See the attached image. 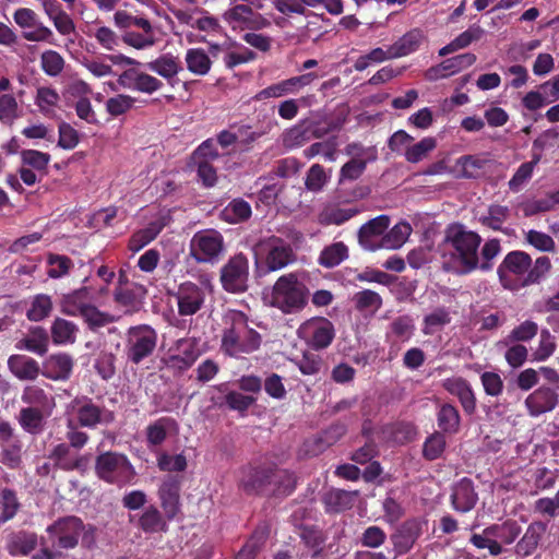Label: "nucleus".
Segmentation results:
<instances>
[{
	"label": "nucleus",
	"instance_id": "1",
	"mask_svg": "<svg viewBox=\"0 0 559 559\" xmlns=\"http://www.w3.org/2000/svg\"><path fill=\"white\" fill-rule=\"evenodd\" d=\"M481 236L454 222L444 228L443 239L439 243L442 269L456 275H467L478 270V250Z\"/></svg>",
	"mask_w": 559,
	"mask_h": 559
},
{
	"label": "nucleus",
	"instance_id": "2",
	"mask_svg": "<svg viewBox=\"0 0 559 559\" xmlns=\"http://www.w3.org/2000/svg\"><path fill=\"white\" fill-rule=\"evenodd\" d=\"M551 262L546 255L534 262L531 255L521 250L510 251L497 267V275L503 288L519 290L538 284L550 271Z\"/></svg>",
	"mask_w": 559,
	"mask_h": 559
},
{
	"label": "nucleus",
	"instance_id": "3",
	"mask_svg": "<svg viewBox=\"0 0 559 559\" xmlns=\"http://www.w3.org/2000/svg\"><path fill=\"white\" fill-rule=\"evenodd\" d=\"M221 350L229 357L251 354L261 346L262 337L249 326L248 317L239 310H230L224 318Z\"/></svg>",
	"mask_w": 559,
	"mask_h": 559
},
{
	"label": "nucleus",
	"instance_id": "4",
	"mask_svg": "<svg viewBox=\"0 0 559 559\" xmlns=\"http://www.w3.org/2000/svg\"><path fill=\"white\" fill-rule=\"evenodd\" d=\"M308 288L295 273L277 278L273 285L270 305L285 314L301 311L308 302Z\"/></svg>",
	"mask_w": 559,
	"mask_h": 559
},
{
	"label": "nucleus",
	"instance_id": "5",
	"mask_svg": "<svg viewBox=\"0 0 559 559\" xmlns=\"http://www.w3.org/2000/svg\"><path fill=\"white\" fill-rule=\"evenodd\" d=\"M95 474L103 481L123 487L132 484L136 472L123 453L106 451L95 459Z\"/></svg>",
	"mask_w": 559,
	"mask_h": 559
},
{
	"label": "nucleus",
	"instance_id": "6",
	"mask_svg": "<svg viewBox=\"0 0 559 559\" xmlns=\"http://www.w3.org/2000/svg\"><path fill=\"white\" fill-rule=\"evenodd\" d=\"M71 407L76 415L78 425L83 428L95 429L98 426H109L116 419L112 411L86 395L75 396Z\"/></svg>",
	"mask_w": 559,
	"mask_h": 559
},
{
	"label": "nucleus",
	"instance_id": "7",
	"mask_svg": "<svg viewBox=\"0 0 559 559\" xmlns=\"http://www.w3.org/2000/svg\"><path fill=\"white\" fill-rule=\"evenodd\" d=\"M224 250V237L215 229L199 230L190 241V254L199 263H216Z\"/></svg>",
	"mask_w": 559,
	"mask_h": 559
},
{
	"label": "nucleus",
	"instance_id": "8",
	"mask_svg": "<svg viewBox=\"0 0 559 559\" xmlns=\"http://www.w3.org/2000/svg\"><path fill=\"white\" fill-rule=\"evenodd\" d=\"M156 344L157 332L152 326L147 324L131 326L127 334V358L139 365L154 353Z\"/></svg>",
	"mask_w": 559,
	"mask_h": 559
},
{
	"label": "nucleus",
	"instance_id": "9",
	"mask_svg": "<svg viewBox=\"0 0 559 559\" xmlns=\"http://www.w3.org/2000/svg\"><path fill=\"white\" fill-rule=\"evenodd\" d=\"M297 335L311 349L323 350L332 344L335 328L328 318L313 317L299 325Z\"/></svg>",
	"mask_w": 559,
	"mask_h": 559
},
{
	"label": "nucleus",
	"instance_id": "10",
	"mask_svg": "<svg viewBox=\"0 0 559 559\" xmlns=\"http://www.w3.org/2000/svg\"><path fill=\"white\" fill-rule=\"evenodd\" d=\"M249 260L242 252L228 259L219 271L223 289L230 294H241L248 289Z\"/></svg>",
	"mask_w": 559,
	"mask_h": 559
},
{
	"label": "nucleus",
	"instance_id": "11",
	"mask_svg": "<svg viewBox=\"0 0 559 559\" xmlns=\"http://www.w3.org/2000/svg\"><path fill=\"white\" fill-rule=\"evenodd\" d=\"M85 526L83 521L74 515L58 519L47 527L51 546L58 549H73L78 546Z\"/></svg>",
	"mask_w": 559,
	"mask_h": 559
},
{
	"label": "nucleus",
	"instance_id": "12",
	"mask_svg": "<svg viewBox=\"0 0 559 559\" xmlns=\"http://www.w3.org/2000/svg\"><path fill=\"white\" fill-rule=\"evenodd\" d=\"M15 24L22 29L33 28V31L23 32L22 36L28 41H46L56 45L52 31L45 26L37 13L28 8H19L13 13Z\"/></svg>",
	"mask_w": 559,
	"mask_h": 559
},
{
	"label": "nucleus",
	"instance_id": "13",
	"mask_svg": "<svg viewBox=\"0 0 559 559\" xmlns=\"http://www.w3.org/2000/svg\"><path fill=\"white\" fill-rule=\"evenodd\" d=\"M223 19L233 29L260 31L270 26V21L248 4H236L226 10Z\"/></svg>",
	"mask_w": 559,
	"mask_h": 559
},
{
	"label": "nucleus",
	"instance_id": "14",
	"mask_svg": "<svg viewBox=\"0 0 559 559\" xmlns=\"http://www.w3.org/2000/svg\"><path fill=\"white\" fill-rule=\"evenodd\" d=\"M272 466V464H259L242 467L239 480L240 488L247 495L266 497Z\"/></svg>",
	"mask_w": 559,
	"mask_h": 559
},
{
	"label": "nucleus",
	"instance_id": "15",
	"mask_svg": "<svg viewBox=\"0 0 559 559\" xmlns=\"http://www.w3.org/2000/svg\"><path fill=\"white\" fill-rule=\"evenodd\" d=\"M318 78L319 75L314 72L292 76L259 91L253 98L255 100H264L267 98H280L285 95L297 94Z\"/></svg>",
	"mask_w": 559,
	"mask_h": 559
},
{
	"label": "nucleus",
	"instance_id": "16",
	"mask_svg": "<svg viewBox=\"0 0 559 559\" xmlns=\"http://www.w3.org/2000/svg\"><path fill=\"white\" fill-rule=\"evenodd\" d=\"M178 313L182 317L193 316L201 310L205 301V293L198 284L186 281L175 293Z\"/></svg>",
	"mask_w": 559,
	"mask_h": 559
},
{
	"label": "nucleus",
	"instance_id": "17",
	"mask_svg": "<svg viewBox=\"0 0 559 559\" xmlns=\"http://www.w3.org/2000/svg\"><path fill=\"white\" fill-rule=\"evenodd\" d=\"M390 223V217L384 214L365 223L358 230L359 245L368 251L384 249L382 242Z\"/></svg>",
	"mask_w": 559,
	"mask_h": 559
},
{
	"label": "nucleus",
	"instance_id": "18",
	"mask_svg": "<svg viewBox=\"0 0 559 559\" xmlns=\"http://www.w3.org/2000/svg\"><path fill=\"white\" fill-rule=\"evenodd\" d=\"M180 486L179 476L167 475L158 488L157 495L167 521H173L180 513Z\"/></svg>",
	"mask_w": 559,
	"mask_h": 559
},
{
	"label": "nucleus",
	"instance_id": "19",
	"mask_svg": "<svg viewBox=\"0 0 559 559\" xmlns=\"http://www.w3.org/2000/svg\"><path fill=\"white\" fill-rule=\"evenodd\" d=\"M426 524L420 519H408L401 524L394 534L391 535V543L395 552V558L407 554L416 540L423 534V526Z\"/></svg>",
	"mask_w": 559,
	"mask_h": 559
},
{
	"label": "nucleus",
	"instance_id": "20",
	"mask_svg": "<svg viewBox=\"0 0 559 559\" xmlns=\"http://www.w3.org/2000/svg\"><path fill=\"white\" fill-rule=\"evenodd\" d=\"M170 222L171 216L168 212H159L157 217L150 222L145 228L139 229L131 235L128 241V249L132 252L140 251L155 240Z\"/></svg>",
	"mask_w": 559,
	"mask_h": 559
},
{
	"label": "nucleus",
	"instance_id": "21",
	"mask_svg": "<svg viewBox=\"0 0 559 559\" xmlns=\"http://www.w3.org/2000/svg\"><path fill=\"white\" fill-rule=\"evenodd\" d=\"M294 260L295 254L290 245L286 243L281 238L273 237L270 239L269 250L265 255L264 273L282 270Z\"/></svg>",
	"mask_w": 559,
	"mask_h": 559
},
{
	"label": "nucleus",
	"instance_id": "22",
	"mask_svg": "<svg viewBox=\"0 0 559 559\" xmlns=\"http://www.w3.org/2000/svg\"><path fill=\"white\" fill-rule=\"evenodd\" d=\"M557 404L558 394L548 386H539L525 399V407L532 417L551 412Z\"/></svg>",
	"mask_w": 559,
	"mask_h": 559
},
{
	"label": "nucleus",
	"instance_id": "23",
	"mask_svg": "<svg viewBox=\"0 0 559 559\" xmlns=\"http://www.w3.org/2000/svg\"><path fill=\"white\" fill-rule=\"evenodd\" d=\"M451 504L453 509L461 513H467L474 509L478 500L474 483L467 477L460 479L452 488Z\"/></svg>",
	"mask_w": 559,
	"mask_h": 559
},
{
	"label": "nucleus",
	"instance_id": "24",
	"mask_svg": "<svg viewBox=\"0 0 559 559\" xmlns=\"http://www.w3.org/2000/svg\"><path fill=\"white\" fill-rule=\"evenodd\" d=\"M73 366L74 361L71 355L53 354L44 361L41 374L53 381H66L71 377Z\"/></svg>",
	"mask_w": 559,
	"mask_h": 559
},
{
	"label": "nucleus",
	"instance_id": "25",
	"mask_svg": "<svg viewBox=\"0 0 559 559\" xmlns=\"http://www.w3.org/2000/svg\"><path fill=\"white\" fill-rule=\"evenodd\" d=\"M296 486L297 476L294 472L273 465L266 497H288L295 491Z\"/></svg>",
	"mask_w": 559,
	"mask_h": 559
},
{
	"label": "nucleus",
	"instance_id": "26",
	"mask_svg": "<svg viewBox=\"0 0 559 559\" xmlns=\"http://www.w3.org/2000/svg\"><path fill=\"white\" fill-rule=\"evenodd\" d=\"M56 469L64 472L78 471L83 466V456L74 453L66 442L56 444L48 454Z\"/></svg>",
	"mask_w": 559,
	"mask_h": 559
},
{
	"label": "nucleus",
	"instance_id": "27",
	"mask_svg": "<svg viewBox=\"0 0 559 559\" xmlns=\"http://www.w3.org/2000/svg\"><path fill=\"white\" fill-rule=\"evenodd\" d=\"M8 368L15 378L22 381H34L43 371L37 360L21 354L11 355L8 358Z\"/></svg>",
	"mask_w": 559,
	"mask_h": 559
},
{
	"label": "nucleus",
	"instance_id": "28",
	"mask_svg": "<svg viewBox=\"0 0 559 559\" xmlns=\"http://www.w3.org/2000/svg\"><path fill=\"white\" fill-rule=\"evenodd\" d=\"M357 496L358 491L331 488L323 495L322 502L328 513H341L354 506Z\"/></svg>",
	"mask_w": 559,
	"mask_h": 559
},
{
	"label": "nucleus",
	"instance_id": "29",
	"mask_svg": "<svg viewBox=\"0 0 559 559\" xmlns=\"http://www.w3.org/2000/svg\"><path fill=\"white\" fill-rule=\"evenodd\" d=\"M177 427V421L171 417H160L151 423L145 429L147 448L160 447L166 441L169 431L176 430Z\"/></svg>",
	"mask_w": 559,
	"mask_h": 559
},
{
	"label": "nucleus",
	"instance_id": "30",
	"mask_svg": "<svg viewBox=\"0 0 559 559\" xmlns=\"http://www.w3.org/2000/svg\"><path fill=\"white\" fill-rule=\"evenodd\" d=\"M91 305L90 290L87 287H82L64 295L60 302V309L67 316L80 317Z\"/></svg>",
	"mask_w": 559,
	"mask_h": 559
},
{
	"label": "nucleus",
	"instance_id": "31",
	"mask_svg": "<svg viewBox=\"0 0 559 559\" xmlns=\"http://www.w3.org/2000/svg\"><path fill=\"white\" fill-rule=\"evenodd\" d=\"M49 335L47 331L41 326H34L29 330V334L15 344V348L19 350H28L38 356H44L48 352Z\"/></svg>",
	"mask_w": 559,
	"mask_h": 559
},
{
	"label": "nucleus",
	"instance_id": "32",
	"mask_svg": "<svg viewBox=\"0 0 559 559\" xmlns=\"http://www.w3.org/2000/svg\"><path fill=\"white\" fill-rule=\"evenodd\" d=\"M546 530L547 526L543 522L531 523L515 546L516 554L522 557L533 555Z\"/></svg>",
	"mask_w": 559,
	"mask_h": 559
},
{
	"label": "nucleus",
	"instance_id": "33",
	"mask_svg": "<svg viewBox=\"0 0 559 559\" xmlns=\"http://www.w3.org/2000/svg\"><path fill=\"white\" fill-rule=\"evenodd\" d=\"M49 415L45 413V409L37 407H23L19 414V424L29 435H40L45 429V418Z\"/></svg>",
	"mask_w": 559,
	"mask_h": 559
},
{
	"label": "nucleus",
	"instance_id": "34",
	"mask_svg": "<svg viewBox=\"0 0 559 559\" xmlns=\"http://www.w3.org/2000/svg\"><path fill=\"white\" fill-rule=\"evenodd\" d=\"M510 214L509 206L495 203L490 204L487 212L478 217V222L483 227L508 234L503 228V224L508 221Z\"/></svg>",
	"mask_w": 559,
	"mask_h": 559
},
{
	"label": "nucleus",
	"instance_id": "35",
	"mask_svg": "<svg viewBox=\"0 0 559 559\" xmlns=\"http://www.w3.org/2000/svg\"><path fill=\"white\" fill-rule=\"evenodd\" d=\"M123 78L129 80L130 88L146 94H152L163 87V82L160 80L134 69L124 71Z\"/></svg>",
	"mask_w": 559,
	"mask_h": 559
},
{
	"label": "nucleus",
	"instance_id": "36",
	"mask_svg": "<svg viewBox=\"0 0 559 559\" xmlns=\"http://www.w3.org/2000/svg\"><path fill=\"white\" fill-rule=\"evenodd\" d=\"M146 68L169 82L182 70L178 58L170 53L162 55L157 59L147 62Z\"/></svg>",
	"mask_w": 559,
	"mask_h": 559
},
{
	"label": "nucleus",
	"instance_id": "37",
	"mask_svg": "<svg viewBox=\"0 0 559 559\" xmlns=\"http://www.w3.org/2000/svg\"><path fill=\"white\" fill-rule=\"evenodd\" d=\"M424 38L423 32L418 28L411 29L400 37L391 47V56L401 58L416 51Z\"/></svg>",
	"mask_w": 559,
	"mask_h": 559
},
{
	"label": "nucleus",
	"instance_id": "38",
	"mask_svg": "<svg viewBox=\"0 0 559 559\" xmlns=\"http://www.w3.org/2000/svg\"><path fill=\"white\" fill-rule=\"evenodd\" d=\"M78 332L79 328L75 323L62 318H56L50 328L51 338L56 345L75 343Z\"/></svg>",
	"mask_w": 559,
	"mask_h": 559
},
{
	"label": "nucleus",
	"instance_id": "39",
	"mask_svg": "<svg viewBox=\"0 0 559 559\" xmlns=\"http://www.w3.org/2000/svg\"><path fill=\"white\" fill-rule=\"evenodd\" d=\"M138 527L144 533L166 532L168 530L165 514L163 515L155 506H148L143 511L139 518Z\"/></svg>",
	"mask_w": 559,
	"mask_h": 559
},
{
	"label": "nucleus",
	"instance_id": "40",
	"mask_svg": "<svg viewBox=\"0 0 559 559\" xmlns=\"http://www.w3.org/2000/svg\"><path fill=\"white\" fill-rule=\"evenodd\" d=\"M348 255V247L343 241H336L322 249L318 262L323 267L332 269L347 260Z\"/></svg>",
	"mask_w": 559,
	"mask_h": 559
},
{
	"label": "nucleus",
	"instance_id": "41",
	"mask_svg": "<svg viewBox=\"0 0 559 559\" xmlns=\"http://www.w3.org/2000/svg\"><path fill=\"white\" fill-rule=\"evenodd\" d=\"M251 205L241 198L231 200L221 212L223 221L229 224H238L251 217Z\"/></svg>",
	"mask_w": 559,
	"mask_h": 559
},
{
	"label": "nucleus",
	"instance_id": "42",
	"mask_svg": "<svg viewBox=\"0 0 559 559\" xmlns=\"http://www.w3.org/2000/svg\"><path fill=\"white\" fill-rule=\"evenodd\" d=\"M437 423L442 432L456 433L461 424L457 408L450 403L442 404L437 412Z\"/></svg>",
	"mask_w": 559,
	"mask_h": 559
},
{
	"label": "nucleus",
	"instance_id": "43",
	"mask_svg": "<svg viewBox=\"0 0 559 559\" xmlns=\"http://www.w3.org/2000/svg\"><path fill=\"white\" fill-rule=\"evenodd\" d=\"M299 536L305 546L312 551L313 558L322 554L326 536L321 528L314 525H302Z\"/></svg>",
	"mask_w": 559,
	"mask_h": 559
},
{
	"label": "nucleus",
	"instance_id": "44",
	"mask_svg": "<svg viewBox=\"0 0 559 559\" xmlns=\"http://www.w3.org/2000/svg\"><path fill=\"white\" fill-rule=\"evenodd\" d=\"M484 31L480 26H472L456 36L452 41L439 50V56L444 57L460 49L468 47L473 41L478 40Z\"/></svg>",
	"mask_w": 559,
	"mask_h": 559
},
{
	"label": "nucleus",
	"instance_id": "45",
	"mask_svg": "<svg viewBox=\"0 0 559 559\" xmlns=\"http://www.w3.org/2000/svg\"><path fill=\"white\" fill-rule=\"evenodd\" d=\"M21 502L14 489H0V524L11 521L20 511Z\"/></svg>",
	"mask_w": 559,
	"mask_h": 559
},
{
	"label": "nucleus",
	"instance_id": "46",
	"mask_svg": "<svg viewBox=\"0 0 559 559\" xmlns=\"http://www.w3.org/2000/svg\"><path fill=\"white\" fill-rule=\"evenodd\" d=\"M311 140L313 139L304 119L287 129L282 136L283 145L288 150L300 147Z\"/></svg>",
	"mask_w": 559,
	"mask_h": 559
},
{
	"label": "nucleus",
	"instance_id": "47",
	"mask_svg": "<svg viewBox=\"0 0 559 559\" xmlns=\"http://www.w3.org/2000/svg\"><path fill=\"white\" fill-rule=\"evenodd\" d=\"M187 69L195 75H206L212 67L209 55L202 48H191L186 53Z\"/></svg>",
	"mask_w": 559,
	"mask_h": 559
},
{
	"label": "nucleus",
	"instance_id": "48",
	"mask_svg": "<svg viewBox=\"0 0 559 559\" xmlns=\"http://www.w3.org/2000/svg\"><path fill=\"white\" fill-rule=\"evenodd\" d=\"M37 535L31 532H19L8 543V550L11 555L26 556L37 547Z\"/></svg>",
	"mask_w": 559,
	"mask_h": 559
},
{
	"label": "nucleus",
	"instance_id": "49",
	"mask_svg": "<svg viewBox=\"0 0 559 559\" xmlns=\"http://www.w3.org/2000/svg\"><path fill=\"white\" fill-rule=\"evenodd\" d=\"M360 213L358 207L328 206L319 215V222L323 225H342Z\"/></svg>",
	"mask_w": 559,
	"mask_h": 559
},
{
	"label": "nucleus",
	"instance_id": "50",
	"mask_svg": "<svg viewBox=\"0 0 559 559\" xmlns=\"http://www.w3.org/2000/svg\"><path fill=\"white\" fill-rule=\"evenodd\" d=\"M312 139H322L329 133L340 130L343 121L334 120L326 116L321 118H308L304 119Z\"/></svg>",
	"mask_w": 559,
	"mask_h": 559
},
{
	"label": "nucleus",
	"instance_id": "51",
	"mask_svg": "<svg viewBox=\"0 0 559 559\" xmlns=\"http://www.w3.org/2000/svg\"><path fill=\"white\" fill-rule=\"evenodd\" d=\"M450 322L451 316L448 309L444 307H438L432 312L424 317L423 333L425 335H432Z\"/></svg>",
	"mask_w": 559,
	"mask_h": 559
},
{
	"label": "nucleus",
	"instance_id": "52",
	"mask_svg": "<svg viewBox=\"0 0 559 559\" xmlns=\"http://www.w3.org/2000/svg\"><path fill=\"white\" fill-rule=\"evenodd\" d=\"M501 252V243L498 238H491L485 241L478 250V270L488 272L493 267V260Z\"/></svg>",
	"mask_w": 559,
	"mask_h": 559
},
{
	"label": "nucleus",
	"instance_id": "53",
	"mask_svg": "<svg viewBox=\"0 0 559 559\" xmlns=\"http://www.w3.org/2000/svg\"><path fill=\"white\" fill-rule=\"evenodd\" d=\"M21 399L23 403L29 405L28 407H37L45 411L50 408L52 401L45 390L37 385L25 386Z\"/></svg>",
	"mask_w": 559,
	"mask_h": 559
},
{
	"label": "nucleus",
	"instance_id": "54",
	"mask_svg": "<svg viewBox=\"0 0 559 559\" xmlns=\"http://www.w3.org/2000/svg\"><path fill=\"white\" fill-rule=\"evenodd\" d=\"M412 233V227L406 222L394 225L385 233L382 246L384 249H397L404 245Z\"/></svg>",
	"mask_w": 559,
	"mask_h": 559
},
{
	"label": "nucleus",
	"instance_id": "55",
	"mask_svg": "<svg viewBox=\"0 0 559 559\" xmlns=\"http://www.w3.org/2000/svg\"><path fill=\"white\" fill-rule=\"evenodd\" d=\"M437 146L435 138L426 136L414 145L407 146L404 156L408 163L416 164L421 162Z\"/></svg>",
	"mask_w": 559,
	"mask_h": 559
},
{
	"label": "nucleus",
	"instance_id": "56",
	"mask_svg": "<svg viewBox=\"0 0 559 559\" xmlns=\"http://www.w3.org/2000/svg\"><path fill=\"white\" fill-rule=\"evenodd\" d=\"M50 160V154L37 150H23L21 152L22 166L28 167L36 171H43L46 174Z\"/></svg>",
	"mask_w": 559,
	"mask_h": 559
},
{
	"label": "nucleus",
	"instance_id": "57",
	"mask_svg": "<svg viewBox=\"0 0 559 559\" xmlns=\"http://www.w3.org/2000/svg\"><path fill=\"white\" fill-rule=\"evenodd\" d=\"M19 103L13 94L0 95V122L11 127L20 117Z\"/></svg>",
	"mask_w": 559,
	"mask_h": 559
},
{
	"label": "nucleus",
	"instance_id": "58",
	"mask_svg": "<svg viewBox=\"0 0 559 559\" xmlns=\"http://www.w3.org/2000/svg\"><path fill=\"white\" fill-rule=\"evenodd\" d=\"M447 440L444 432L435 431L424 442L423 455L428 461L439 459L445 450Z\"/></svg>",
	"mask_w": 559,
	"mask_h": 559
},
{
	"label": "nucleus",
	"instance_id": "59",
	"mask_svg": "<svg viewBox=\"0 0 559 559\" xmlns=\"http://www.w3.org/2000/svg\"><path fill=\"white\" fill-rule=\"evenodd\" d=\"M52 310V301L48 295L39 294L34 297L26 317L29 321L38 322L47 318Z\"/></svg>",
	"mask_w": 559,
	"mask_h": 559
},
{
	"label": "nucleus",
	"instance_id": "60",
	"mask_svg": "<svg viewBox=\"0 0 559 559\" xmlns=\"http://www.w3.org/2000/svg\"><path fill=\"white\" fill-rule=\"evenodd\" d=\"M353 300L358 311L371 310L376 312L383 304L381 296L371 289H364L356 293Z\"/></svg>",
	"mask_w": 559,
	"mask_h": 559
},
{
	"label": "nucleus",
	"instance_id": "61",
	"mask_svg": "<svg viewBox=\"0 0 559 559\" xmlns=\"http://www.w3.org/2000/svg\"><path fill=\"white\" fill-rule=\"evenodd\" d=\"M114 21L119 28L138 27L143 29L145 34L152 33V25L147 19L133 16L127 11H117Z\"/></svg>",
	"mask_w": 559,
	"mask_h": 559
},
{
	"label": "nucleus",
	"instance_id": "62",
	"mask_svg": "<svg viewBox=\"0 0 559 559\" xmlns=\"http://www.w3.org/2000/svg\"><path fill=\"white\" fill-rule=\"evenodd\" d=\"M92 331H97L100 328L114 322V317L107 312L100 311L96 306L91 305L80 316Z\"/></svg>",
	"mask_w": 559,
	"mask_h": 559
},
{
	"label": "nucleus",
	"instance_id": "63",
	"mask_svg": "<svg viewBox=\"0 0 559 559\" xmlns=\"http://www.w3.org/2000/svg\"><path fill=\"white\" fill-rule=\"evenodd\" d=\"M328 180L329 177L324 167L320 164H313L306 174L305 187L308 191L320 192L328 183Z\"/></svg>",
	"mask_w": 559,
	"mask_h": 559
},
{
	"label": "nucleus",
	"instance_id": "64",
	"mask_svg": "<svg viewBox=\"0 0 559 559\" xmlns=\"http://www.w3.org/2000/svg\"><path fill=\"white\" fill-rule=\"evenodd\" d=\"M40 64L47 75L57 76L63 71L64 59L55 50H46L40 56Z\"/></svg>",
	"mask_w": 559,
	"mask_h": 559
}]
</instances>
